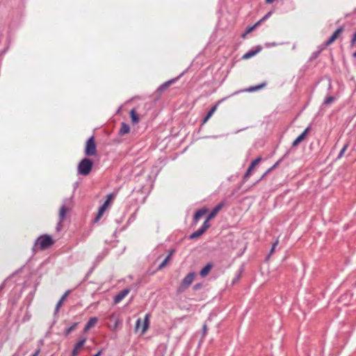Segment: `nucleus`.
I'll return each instance as SVG.
<instances>
[{"mask_svg":"<svg viewBox=\"0 0 356 356\" xmlns=\"http://www.w3.org/2000/svg\"><path fill=\"white\" fill-rule=\"evenodd\" d=\"M92 165V161L89 159L85 158L79 163L78 165V172L80 175L86 176L90 172Z\"/></svg>","mask_w":356,"mask_h":356,"instance_id":"obj_1","label":"nucleus"},{"mask_svg":"<svg viewBox=\"0 0 356 356\" xmlns=\"http://www.w3.org/2000/svg\"><path fill=\"white\" fill-rule=\"evenodd\" d=\"M53 244V240L51 236L44 235L38 238L35 242V246L36 248L44 250L50 247Z\"/></svg>","mask_w":356,"mask_h":356,"instance_id":"obj_2","label":"nucleus"},{"mask_svg":"<svg viewBox=\"0 0 356 356\" xmlns=\"http://www.w3.org/2000/svg\"><path fill=\"white\" fill-rule=\"evenodd\" d=\"M195 276V273H188L182 280L178 291L181 292L186 289L193 283Z\"/></svg>","mask_w":356,"mask_h":356,"instance_id":"obj_3","label":"nucleus"},{"mask_svg":"<svg viewBox=\"0 0 356 356\" xmlns=\"http://www.w3.org/2000/svg\"><path fill=\"white\" fill-rule=\"evenodd\" d=\"M96 144L94 137H90L86 142L85 154L86 156H93L96 154Z\"/></svg>","mask_w":356,"mask_h":356,"instance_id":"obj_4","label":"nucleus"},{"mask_svg":"<svg viewBox=\"0 0 356 356\" xmlns=\"http://www.w3.org/2000/svg\"><path fill=\"white\" fill-rule=\"evenodd\" d=\"M113 199V195L109 194L107 195V200L104 203V204L99 208L98 211V213L97 215V217L95 218V221H98L104 215L106 210L108 209V207L110 206L111 200Z\"/></svg>","mask_w":356,"mask_h":356,"instance_id":"obj_5","label":"nucleus"},{"mask_svg":"<svg viewBox=\"0 0 356 356\" xmlns=\"http://www.w3.org/2000/svg\"><path fill=\"white\" fill-rule=\"evenodd\" d=\"M110 323L108 327L113 331L118 330V327L122 324V321L118 316L113 314L108 317Z\"/></svg>","mask_w":356,"mask_h":356,"instance_id":"obj_6","label":"nucleus"},{"mask_svg":"<svg viewBox=\"0 0 356 356\" xmlns=\"http://www.w3.org/2000/svg\"><path fill=\"white\" fill-rule=\"evenodd\" d=\"M70 209V201L67 200L64 202L59 211V222L58 226L61 222L65 218L67 213Z\"/></svg>","mask_w":356,"mask_h":356,"instance_id":"obj_7","label":"nucleus"},{"mask_svg":"<svg viewBox=\"0 0 356 356\" xmlns=\"http://www.w3.org/2000/svg\"><path fill=\"white\" fill-rule=\"evenodd\" d=\"M309 131V127H307L293 143V147L297 146L299 143H300L302 141H303Z\"/></svg>","mask_w":356,"mask_h":356,"instance_id":"obj_8","label":"nucleus"},{"mask_svg":"<svg viewBox=\"0 0 356 356\" xmlns=\"http://www.w3.org/2000/svg\"><path fill=\"white\" fill-rule=\"evenodd\" d=\"M86 341V339L84 338L82 340H81L80 341H79L75 345V346L72 350V356H77L78 355L81 349L82 348L83 346L84 345Z\"/></svg>","mask_w":356,"mask_h":356,"instance_id":"obj_9","label":"nucleus"},{"mask_svg":"<svg viewBox=\"0 0 356 356\" xmlns=\"http://www.w3.org/2000/svg\"><path fill=\"white\" fill-rule=\"evenodd\" d=\"M342 27L337 29L332 34V35L330 38V39L326 42V45H330V44L334 42L336 40V39L339 36V35L342 33Z\"/></svg>","mask_w":356,"mask_h":356,"instance_id":"obj_10","label":"nucleus"},{"mask_svg":"<svg viewBox=\"0 0 356 356\" xmlns=\"http://www.w3.org/2000/svg\"><path fill=\"white\" fill-rule=\"evenodd\" d=\"M342 27L337 29L332 34V35L330 38V39L326 42V45H330V44L334 42L336 40V39L339 36V35L342 33Z\"/></svg>","mask_w":356,"mask_h":356,"instance_id":"obj_11","label":"nucleus"},{"mask_svg":"<svg viewBox=\"0 0 356 356\" xmlns=\"http://www.w3.org/2000/svg\"><path fill=\"white\" fill-rule=\"evenodd\" d=\"M342 27L337 29L332 34V35L330 38V39L326 42V45H330V44L334 42L336 40V39L339 36V35L342 33Z\"/></svg>","mask_w":356,"mask_h":356,"instance_id":"obj_12","label":"nucleus"},{"mask_svg":"<svg viewBox=\"0 0 356 356\" xmlns=\"http://www.w3.org/2000/svg\"><path fill=\"white\" fill-rule=\"evenodd\" d=\"M342 27L337 29L332 34V35L330 38V39L326 42V45H330V44L334 42L336 40V39L339 36V35L342 33Z\"/></svg>","mask_w":356,"mask_h":356,"instance_id":"obj_13","label":"nucleus"},{"mask_svg":"<svg viewBox=\"0 0 356 356\" xmlns=\"http://www.w3.org/2000/svg\"><path fill=\"white\" fill-rule=\"evenodd\" d=\"M342 27L337 29L332 34V35L330 38V39L326 42V45H330V44L334 42L336 40V39L339 36V35L342 33Z\"/></svg>","mask_w":356,"mask_h":356,"instance_id":"obj_14","label":"nucleus"},{"mask_svg":"<svg viewBox=\"0 0 356 356\" xmlns=\"http://www.w3.org/2000/svg\"><path fill=\"white\" fill-rule=\"evenodd\" d=\"M261 50V47L260 46H258V47H257L255 50H250V51H248L247 53H245L243 56L242 58H243V59H245V60L249 59V58H252V56H255L257 54H258Z\"/></svg>","mask_w":356,"mask_h":356,"instance_id":"obj_15","label":"nucleus"},{"mask_svg":"<svg viewBox=\"0 0 356 356\" xmlns=\"http://www.w3.org/2000/svg\"><path fill=\"white\" fill-rule=\"evenodd\" d=\"M149 317H150V315L149 314H147L145 315V319L143 321L142 330H141L142 334H143L146 332V331L147 330V329L149 326Z\"/></svg>","mask_w":356,"mask_h":356,"instance_id":"obj_16","label":"nucleus"},{"mask_svg":"<svg viewBox=\"0 0 356 356\" xmlns=\"http://www.w3.org/2000/svg\"><path fill=\"white\" fill-rule=\"evenodd\" d=\"M129 293V289H124L120 291L115 297V302L118 303L121 300H122Z\"/></svg>","mask_w":356,"mask_h":356,"instance_id":"obj_17","label":"nucleus"},{"mask_svg":"<svg viewBox=\"0 0 356 356\" xmlns=\"http://www.w3.org/2000/svg\"><path fill=\"white\" fill-rule=\"evenodd\" d=\"M223 206V203H220L218 206H216L210 213V214L207 216V220H211L213 218L216 216V214L221 210Z\"/></svg>","mask_w":356,"mask_h":356,"instance_id":"obj_18","label":"nucleus"},{"mask_svg":"<svg viewBox=\"0 0 356 356\" xmlns=\"http://www.w3.org/2000/svg\"><path fill=\"white\" fill-rule=\"evenodd\" d=\"M260 160H261L260 158H257V159H256L255 160H254L252 162V163H251L250 166L249 167L247 172L245 174V176H244L245 179H247L250 175V173H251L252 170L259 163Z\"/></svg>","mask_w":356,"mask_h":356,"instance_id":"obj_19","label":"nucleus"},{"mask_svg":"<svg viewBox=\"0 0 356 356\" xmlns=\"http://www.w3.org/2000/svg\"><path fill=\"white\" fill-rule=\"evenodd\" d=\"M97 318L96 317L91 318L88 323L86 325L84 332H88L90 328L94 327L97 323Z\"/></svg>","mask_w":356,"mask_h":356,"instance_id":"obj_20","label":"nucleus"},{"mask_svg":"<svg viewBox=\"0 0 356 356\" xmlns=\"http://www.w3.org/2000/svg\"><path fill=\"white\" fill-rule=\"evenodd\" d=\"M212 268V264H207L200 271V275L202 277H206L209 273L211 271Z\"/></svg>","mask_w":356,"mask_h":356,"instance_id":"obj_21","label":"nucleus"},{"mask_svg":"<svg viewBox=\"0 0 356 356\" xmlns=\"http://www.w3.org/2000/svg\"><path fill=\"white\" fill-rule=\"evenodd\" d=\"M129 130L130 129L129 125H127L125 123H122L119 134L122 136L126 134H128L129 132Z\"/></svg>","mask_w":356,"mask_h":356,"instance_id":"obj_22","label":"nucleus"},{"mask_svg":"<svg viewBox=\"0 0 356 356\" xmlns=\"http://www.w3.org/2000/svg\"><path fill=\"white\" fill-rule=\"evenodd\" d=\"M175 81V79H172L170 81H168L163 84H162L158 89V90L161 92H163L167 88H168L173 82Z\"/></svg>","mask_w":356,"mask_h":356,"instance_id":"obj_23","label":"nucleus"},{"mask_svg":"<svg viewBox=\"0 0 356 356\" xmlns=\"http://www.w3.org/2000/svg\"><path fill=\"white\" fill-rule=\"evenodd\" d=\"M207 211H208V210L207 209H202L198 210L195 214V216H194L195 220L197 221L200 218H201L203 215H204Z\"/></svg>","mask_w":356,"mask_h":356,"instance_id":"obj_24","label":"nucleus"},{"mask_svg":"<svg viewBox=\"0 0 356 356\" xmlns=\"http://www.w3.org/2000/svg\"><path fill=\"white\" fill-rule=\"evenodd\" d=\"M204 233V231L200 228V229H198L197 231L195 232L194 233H193L191 236H190V238L191 239H195V238H198L199 236H200L202 234H203Z\"/></svg>","mask_w":356,"mask_h":356,"instance_id":"obj_25","label":"nucleus"},{"mask_svg":"<svg viewBox=\"0 0 356 356\" xmlns=\"http://www.w3.org/2000/svg\"><path fill=\"white\" fill-rule=\"evenodd\" d=\"M68 295V292H66L62 297L60 299V300L58 302L57 305H56V312H57L58 310H59V308L61 307L63 302H64V300H65V298H67Z\"/></svg>","mask_w":356,"mask_h":356,"instance_id":"obj_26","label":"nucleus"},{"mask_svg":"<svg viewBox=\"0 0 356 356\" xmlns=\"http://www.w3.org/2000/svg\"><path fill=\"white\" fill-rule=\"evenodd\" d=\"M131 118L134 123H137L139 121V118L138 117L136 111L134 109H132L130 112Z\"/></svg>","mask_w":356,"mask_h":356,"instance_id":"obj_27","label":"nucleus"},{"mask_svg":"<svg viewBox=\"0 0 356 356\" xmlns=\"http://www.w3.org/2000/svg\"><path fill=\"white\" fill-rule=\"evenodd\" d=\"M170 255H168L163 261V262L159 265V269L161 270L162 269L163 267L165 266V265L168 264V261L170 260Z\"/></svg>","mask_w":356,"mask_h":356,"instance_id":"obj_28","label":"nucleus"},{"mask_svg":"<svg viewBox=\"0 0 356 356\" xmlns=\"http://www.w3.org/2000/svg\"><path fill=\"white\" fill-rule=\"evenodd\" d=\"M265 84H261L259 86H255V87H252V88H250L247 90V91L248 92H253V91H256L259 89H261L263 87H264Z\"/></svg>","mask_w":356,"mask_h":356,"instance_id":"obj_29","label":"nucleus"},{"mask_svg":"<svg viewBox=\"0 0 356 356\" xmlns=\"http://www.w3.org/2000/svg\"><path fill=\"white\" fill-rule=\"evenodd\" d=\"M334 101V97H327L325 100H324V104H326V105H328V104H330L331 103H332Z\"/></svg>","mask_w":356,"mask_h":356,"instance_id":"obj_30","label":"nucleus"},{"mask_svg":"<svg viewBox=\"0 0 356 356\" xmlns=\"http://www.w3.org/2000/svg\"><path fill=\"white\" fill-rule=\"evenodd\" d=\"M210 220H207V218L206 219V220L204 222L203 225H202V229L205 232L209 227H210V224L209 222Z\"/></svg>","mask_w":356,"mask_h":356,"instance_id":"obj_31","label":"nucleus"},{"mask_svg":"<svg viewBox=\"0 0 356 356\" xmlns=\"http://www.w3.org/2000/svg\"><path fill=\"white\" fill-rule=\"evenodd\" d=\"M77 325V323H74L71 327H68L65 331V335H68Z\"/></svg>","mask_w":356,"mask_h":356,"instance_id":"obj_32","label":"nucleus"},{"mask_svg":"<svg viewBox=\"0 0 356 356\" xmlns=\"http://www.w3.org/2000/svg\"><path fill=\"white\" fill-rule=\"evenodd\" d=\"M348 145L346 144L343 146V147L341 149L338 157L340 158L343 156V154H344V152H346L347 147H348Z\"/></svg>","mask_w":356,"mask_h":356,"instance_id":"obj_33","label":"nucleus"},{"mask_svg":"<svg viewBox=\"0 0 356 356\" xmlns=\"http://www.w3.org/2000/svg\"><path fill=\"white\" fill-rule=\"evenodd\" d=\"M216 108H217V106H213V107L210 110V111L207 113V115H208L209 117H210V118H211V117L213 115V113L216 111Z\"/></svg>","mask_w":356,"mask_h":356,"instance_id":"obj_34","label":"nucleus"},{"mask_svg":"<svg viewBox=\"0 0 356 356\" xmlns=\"http://www.w3.org/2000/svg\"><path fill=\"white\" fill-rule=\"evenodd\" d=\"M259 22H258L257 24H255L254 26H252V27H250L248 29L247 31H246V34L247 33H250L251 31H252L254 30V29L257 26V24H259Z\"/></svg>","mask_w":356,"mask_h":356,"instance_id":"obj_35","label":"nucleus"},{"mask_svg":"<svg viewBox=\"0 0 356 356\" xmlns=\"http://www.w3.org/2000/svg\"><path fill=\"white\" fill-rule=\"evenodd\" d=\"M140 323H141V320L140 319H138V321H136V330H139V328L140 327Z\"/></svg>","mask_w":356,"mask_h":356,"instance_id":"obj_36","label":"nucleus"},{"mask_svg":"<svg viewBox=\"0 0 356 356\" xmlns=\"http://www.w3.org/2000/svg\"><path fill=\"white\" fill-rule=\"evenodd\" d=\"M277 244H278V241H276L273 243V247H272V249H271V250H270V254H272V253L274 252L275 248V247L277 246Z\"/></svg>","mask_w":356,"mask_h":356,"instance_id":"obj_37","label":"nucleus"},{"mask_svg":"<svg viewBox=\"0 0 356 356\" xmlns=\"http://www.w3.org/2000/svg\"><path fill=\"white\" fill-rule=\"evenodd\" d=\"M276 45H277V44L275 43V42H273V43H271V44H270V43H266V47H274V46H276Z\"/></svg>","mask_w":356,"mask_h":356,"instance_id":"obj_38","label":"nucleus"},{"mask_svg":"<svg viewBox=\"0 0 356 356\" xmlns=\"http://www.w3.org/2000/svg\"><path fill=\"white\" fill-rule=\"evenodd\" d=\"M352 44H354L356 43V33L354 34L353 38L351 41Z\"/></svg>","mask_w":356,"mask_h":356,"instance_id":"obj_39","label":"nucleus"},{"mask_svg":"<svg viewBox=\"0 0 356 356\" xmlns=\"http://www.w3.org/2000/svg\"><path fill=\"white\" fill-rule=\"evenodd\" d=\"M270 15H271V12H269L268 13H267V14H266V15L263 17V19H262L261 20H264V19H267L268 17H269V16H270Z\"/></svg>","mask_w":356,"mask_h":356,"instance_id":"obj_40","label":"nucleus"},{"mask_svg":"<svg viewBox=\"0 0 356 356\" xmlns=\"http://www.w3.org/2000/svg\"><path fill=\"white\" fill-rule=\"evenodd\" d=\"M39 353H40V350L38 349L35 351V353L32 356H38Z\"/></svg>","mask_w":356,"mask_h":356,"instance_id":"obj_41","label":"nucleus"},{"mask_svg":"<svg viewBox=\"0 0 356 356\" xmlns=\"http://www.w3.org/2000/svg\"><path fill=\"white\" fill-rule=\"evenodd\" d=\"M210 118V117H209L207 115V116L205 117V118L203 120V123H205Z\"/></svg>","mask_w":356,"mask_h":356,"instance_id":"obj_42","label":"nucleus"},{"mask_svg":"<svg viewBox=\"0 0 356 356\" xmlns=\"http://www.w3.org/2000/svg\"><path fill=\"white\" fill-rule=\"evenodd\" d=\"M274 1H275V0H266V2L267 3H273Z\"/></svg>","mask_w":356,"mask_h":356,"instance_id":"obj_43","label":"nucleus"},{"mask_svg":"<svg viewBox=\"0 0 356 356\" xmlns=\"http://www.w3.org/2000/svg\"><path fill=\"white\" fill-rule=\"evenodd\" d=\"M101 355V351L98 352L95 356H99Z\"/></svg>","mask_w":356,"mask_h":356,"instance_id":"obj_44","label":"nucleus"},{"mask_svg":"<svg viewBox=\"0 0 356 356\" xmlns=\"http://www.w3.org/2000/svg\"><path fill=\"white\" fill-rule=\"evenodd\" d=\"M353 56L356 58V51L353 54Z\"/></svg>","mask_w":356,"mask_h":356,"instance_id":"obj_45","label":"nucleus"},{"mask_svg":"<svg viewBox=\"0 0 356 356\" xmlns=\"http://www.w3.org/2000/svg\"><path fill=\"white\" fill-rule=\"evenodd\" d=\"M173 253V251H171L170 253L169 254V255H172V254Z\"/></svg>","mask_w":356,"mask_h":356,"instance_id":"obj_46","label":"nucleus"}]
</instances>
